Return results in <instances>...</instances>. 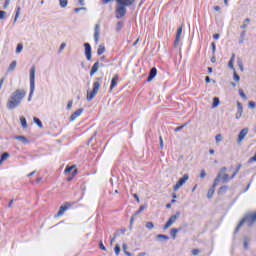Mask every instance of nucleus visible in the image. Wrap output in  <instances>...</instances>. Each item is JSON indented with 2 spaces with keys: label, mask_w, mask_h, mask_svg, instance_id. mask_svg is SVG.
<instances>
[{
  "label": "nucleus",
  "mask_w": 256,
  "mask_h": 256,
  "mask_svg": "<svg viewBox=\"0 0 256 256\" xmlns=\"http://www.w3.org/2000/svg\"><path fill=\"white\" fill-rule=\"evenodd\" d=\"M239 169H241L240 165L222 168V170L218 174V177L215 179L214 185H217V183H219V180H221L223 183H229V181H231V179H234L235 175L239 173Z\"/></svg>",
  "instance_id": "nucleus-1"
},
{
  "label": "nucleus",
  "mask_w": 256,
  "mask_h": 256,
  "mask_svg": "<svg viewBox=\"0 0 256 256\" xmlns=\"http://www.w3.org/2000/svg\"><path fill=\"white\" fill-rule=\"evenodd\" d=\"M27 92L25 90L17 89L12 93V95L8 98L7 101V109H17L19 105H21V101L25 99Z\"/></svg>",
  "instance_id": "nucleus-2"
},
{
  "label": "nucleus",
  "mask_w": 256,
  "mask_h": 256,
  "mask_svg": "<svg viewBox=\"0 0 256 256\" xmlns=\"http://www.w3.org/2000/svg\"><path fill=\"white\" fill-rule=\"evenodd\" d=\"M116 19H123L127 15V7L135 4V0H116Z\"/></svg>",
  "instance_id": "nucleus-3"
},
{
  "label": "nucleus",
  "mask_w": 256,
  "mask_h": 256,
  "mask_svg": "<svg viewBox=\"0 0 256 256\" xmlns=\"http://www.w3.org/2000/svg\"><path fill=\"white\" fill-rule=\"evenodd\" d=\"M101 88V78H96V81L93 83L92 91L87 92V101H93V98L99 93Z\"/></svg>",
  "instance_id": "nucleus-4"
},
{
  "label": "nucleus",
  "mask_w": 256,
  "mask_h": 256,
  "mask_svg": "<svg viewBox=\"0 0 256 256\" xmlns=\"http://www.w3.org/2000/svg\"><path fill=\"white\" fill-rule=\"evenodd\" d=\"M35 92V66H32L30 69V95L28 101H31L33 93Z\"/></svg>",
  "instance_id": "nucleus-5"
},
{
  "label": "nucleus",
  "mask_w": 256,
  "mask_h": 256,
  "mask_svg": "<svg viewBox=\"0 0 256 256\" xmlns=\"http://www.w3.org/2000/svg\"><path fill=\"white\" fill-rule=\"evenodd\" d=\"M65 175H70L67 178V181H71L75 175H77V166L71 165L67 166L66 169L64 170Z\"/></svg>",
  "instance_id": "nucleus-6"
},
{
  "label": "nucleus",
  "mask_w": 256,
  "mask_h": 256,
  "mask_svg": "<svg viewBox=\"0 0 256 256\" xmlns=\"http://www.w3.org/2000/svg\"><path fill=\"white\" fill-rule=\"evenodd\" d=\"M178 217H181V212H176L175 215H172L169 218V220L166 222V224L163 227L164 231H167V229H169V227H171V225L176 223Z\"/></svg>",
  "instance_id": "nucleus-7"
},
{
  "label": "nucleus",
  "mask_w": 256,
  "mask_h": 256,
  "mask_svg": "<svg viewBox=\"0 0 256 256\" xmlns=\"http://www.w3.org/2000/svg\"><path fill=\"white\" fill-rule=\"evenodd\" d=\"M187 181H189V175L185 174L182 178H180L176 185L173 186V190L174 191H179V189H181V187H183V185H185V183H187Z\"/></svg>",
  "instance_id": "nucleus-8"
},
{
  "label": "nucleus",
  "mask_w": 256,
  "mask_h": 256,
  "mask_svg": "<svg viewBox=\"0 0 256 256\" xmlns=\"http://www.w3.org/2000/svg\"><path fill=\"white\" fill-rule=\"evenodd\" d=\"M101 34V26L99 24L95 25L94 28V40L95 43H99V35Z\"/></svg>",
  "instance_id": "nucleus-9"
},
{
  "label": "nucleus",
  "mask_w": 256,
  "mask_h": 256,
  "mask_svg": "<svg viewBox=\"0 0 256 256\" xmlns=\"http://www.w3.org/2000/svg\"><path fill=\"white\" fill-rule=\"evenodd\" d=\"M248 133H249L248 128L242 129L238 135V143H241V141H243V139H245V137H247Z\"/></svg>",
  "instance_id": "nucleus-10"
},
{
  "label": "nucleus",
  "mask_w": 256,
  "mask_h": 256,
  "mask_svg": "<svg viewBox=\"0 0 256 256\" xmlns=\"http://www.w3.org/2000/svg\"><path fill=\"white\" fill-rule=\"evenodd\" d=\"M85 47V55L87 61H91V45L89 43L84 44Z\"/></svg>",
  "instance_id": "nucleus-11"
},
{
  "label": "nucleus",
  "mask_w": 256,
  "mask_h": 256,
  "mask_svg": "<svg viewBox=\"0 0 256 256\" xmlns=\"http://www.w3.org/2000/svg\"><path fill=\"white\" fill-rule=\"evenodd\" d=\"M183 33V28H178L177 34H176V39L174 41V47H178L179 41H181V35Z\"/></svg>",
  "instance_id": "nucleus-12"
},
{
  "label": "nucleus",
  "mask_w": 256,
  "mask_h": 256,
  "mask_svg": "<svg viewBox=\"0 0 256 256\" xmlns=\"http://www.w3.org/2000/svg\"><path fill=\"white\" fill-rule=\"evenodd\" d=\"M119 81V75L115 74L111 80L110 91H113L117 87V82Z\"/></svg>",
  "instance_id": "nucleus-13"
},
{
  "label": "nucleus",
  "mask_w": 256,
  "mask_h": 256,
  "mask_svg": "<svg viewBox=\"0 0 256 256\" xmlns=\"http://www.w3.org/2000/svg\"><path fill=\"white\" fill-rule=\"evenodd\" d=\"M156 76H157V68L153 67L150 70V73H149V76L147 78V81L148 82L153 81V79H155Z\"/></svg>",
  "instance_id": "nucleus-14"
},
{
  "label": "nucleus",
  "mask_w": 256,
  "mask_h": 256,
  "mask_svg": "<svg viewBox=\"0 0 256 256\" xmlns=\"http://www.w3.org/2000/svg\"><path fill=\"white\" fill-rule=\"evenodd\" d=\"M83 113V108H80L76 110L71 116H70V121H75L77 117H80V115Z\"/></svg>",
  "instance_id": "nucleus-15"
},
{
  "label": "nucleus",
  "mask_w": 256,
  "mask_h": 256,
  "mask_svg": "<svg viewBox=\"0 0 256 256\" xmlns=\"http://www.w3.org/2000/svg\"><path fill=\"white\" fill-rule=\"evenodd\" d=\"M238 112L236 114V119H239L243 115V104L241 102H237Z\"/></svg>",
  "instance_id": "nucleus-16"
},
{
  "label": "nucleus",
  "mask_w": 256,
  "mask_h": 256,
  "mask_svg": "<svg viewBox=\"0 0 256 256\" xmlns=\"http://www.w3.org/2000/svg\"><path fill=\"white\" fill-rule=\"evenodd\" d=\"M156 239H157L158 241H160V243H163V242H165V241H169V236H167V235H165V234H158V235L156 236Z\"/></svg>",
  "instance_id": "nucleus-17"
},
{
  "label": "nucleus",
  "mask_w": 256,
  "mask_h": 256,
  "mask_svg": "<svg viewBox=\"0 0 256 256\" xmlns=\"http://www.w3.org/2000/svg\"><path fill=\"white\" fill-rule=\"evenodd\" d=\"M99 71V62H95L90 70V75L93 77V75Z\"/></svg>",
  "instance_id": "nucleus-18"
},
{
  "label": "nucleus",
  "mask_w": 256,
  "mask_h": 256,
  "mask_svg": "<svg viewBox=\"0 0 256 256\" xmlns=\"http://www.w3.org/2000/svg\"><path fill=\"white\" fill-rule=\"evenodd\" d=\"M233 63H235V53L232 54L231 59L228 62V67L230 69H235V67L233 66Z\"/></svg>",
  "instance_id": "nucleus-19"
},
{
  "label": "nucleus",
  "mask_w": 256,
  "mask_h": 256,
  "mask_svg": "<svg viewBox=\"0 0 256 256\" xmlns=\"http://www.w3.org/2000/svg\"><path fill=\"white\" fill-rule=\"evenodd\" d=\"M177 233H179V229L172 228L170 231V235L172 236V239H177Z\"/></svg>",
  "instance_id": "nucleus-20"
},
{
  "label": "nucleus",
  "mask_w": 256,
  "mask_h": 256,
  "mask_svg": "<svg viewBox=\"0 0 256 256\" xmlns=\"http://www.w3.org/2000/svg\"><path fill=\"white\" fill-rule=\"evenodd\" d=\"M16 67H17V61H12L8 67V72L15 71Z\"/></svg>",
  "instance_id": "nucleus-21"
},
{
  "label": "nucleus",
  "mask_w": 256,
  "mask_h": 256,
  "mask_svg": "<svg viewBox=\"0 0 256 256\" xmlns=\"http://www.w3.org/2000/svg\"><path fill=\"white\" fill-rule=\"evenodd\" d=\"M65 211H67V206H61L58 211V217H61V215H65Z\"/></svg>",
  "instance_id": "nucleus-22"
},
{
  "label": "nucleus",
  "mask_w": 256,
  "mask_h": 256,
  "mask_svg": "<svg viewBox=\"0 0 256 256\" xmlns=\"http://www.w3.org/2000/svg\"><path fill=\"white\" fill-rule=\"evenodd\" d=\"M249 23H251V19L246 18L243 24L241 25V29H247V27L249 26Z\"/></svg>",
  "instance_id": "nucleus-23"
},
{
  "label": "nucleus",
  "mask_w": 256,
  "mask_h": 256,
  "mask_svg": "<svg viewBox=\"0 0 256 256\" xmlns=\"http://www.w3.org/2000/svg\"><path fill=\"white\" fill-rule=\"evenodd\" d=\"M19 15H21V7L18 6L17 9H16L14 23H17V19H19Z\"/></svg>",
  "instance_id": "nucleus-24"
},
{
  "label": "nucleus",
  "mask_w": 256,
  "mask_h": 256,
  "mask_svg": "<svg viewBox=\"0 0 256 256\" xmlns=\"http://www.w3.org/2000/svg\"><path fill=\"white\" fill-rule=\"evenodd\" d=\"M20 123H21L23 129H27V119H25V117L20 118Z\"/></svg>",
  "instance_id": "nucleus-25"
},
{
  "label": "nucleus",
  "mask_w": 256,
  "mask_h": 256,
  "mask_svg": "<svg viewBox=\"0 0 256 256\" xmlns=\"http://www.w3.org/2000/svg\"><path fill=\"white\" fill-rule=\"evenodd\" d=\"M59 4L60 7H62V9H65V7H67V5L69 4L68 0H59Z\"/></svg>",
  "instance_id": "nucleus-26"
},
{
  "label": "nucleus",
  "mask_w": 256,
  "mask_h": 256,
  "mask_svg": "<svg viewBox=\"0 0 256 256\" xmlns=\"http://www.w3.org/2000/svg\"><path fill=\"white\" fill-rule=\"evenodd\" d=\"M215 195V188H210L207 193L208 199H211Z\"/></svg>",
  "instance_id": "nucleus-27"
},
{
  "label": "nucleus",
  "mask_w": 256,
  "mask_h": 256,
  "mask_svg": "<svg viewBox=\"0 0 256 256\" xmlns=\"http://www.w3.org/2000/svg\"><path fill=\"white\" fill-rule=\"evenodd\" d=\"M105 53V46L100 45L97 50V55H103Z\"/></svg>",
  "instance_id": "nucleus-28"
},
{
  "label": "nucleus",
  "mask_w": 256,
  "mask_h": 256,
  "mask_svg": "<svg viewBox=\"0 0 256 256\" xmlns=\"http://www.w3.org/2000/svg\"><path fill=\"white\" fill-rule=\"evenodd\" d=\"M145 209H147V205H142L140 206L139 210L137 212H135L134 216L139 215L142 211H145Z\"/></svg>",
  "instance_id": "nucleus-29"
},
{
  "label": "nucleus",
  "mask_w": 256,
  "mask_h": 256,
  "mask_svg": "<svg viewBox=\"0 0 256 256\" xmlns=\"http://www.w3.org/2000/svg\"><path fill=\"white\" fill-rule=\"evenodd\" d=\"M34 123H36V125H38L40 127V129H43V123L41 122V120L37 117H34Z\"/></svg>",
  "instance_id": "nucleus-30"
},
{
  "label": "nucleus",
  "mask_w": 256,
  "mask_h": 256,
  "mask_svg": "<svg viewBox=\"0 0 256 256\" xmlns=\"http://www.w3.org/2000/svg\"><path fill=\"white\" fill-rule=\"evenodd\" d=\"M7 159H9V153L8 152H4L1 155L0 161H7Z\"/></svg>",
  "instance_id": "nucleus-31"
},
{
  "label": "nucleus",
  "mask_w": 256,
  "mask_h": 256,
  "mask_svg": "<svg viewBox=\"0 0 256 256\" xmlns=\"http://www.w3.org/2000/svg\"><path fill=\"white\" fill-rule=\"evenodd\" d=\"M218 106H219V98L214 97L212 107L215 108V107H218Z\"/></svg>",
  "instance_id": "nucleus-32"
},
{
  "label": "nucleus",
  "mask_w": 256,
  "mask_h": 256,
  "mask_svg": "<svg viewBox=\"0 0 256 256\" xmlns=\"http://www.w3.org/2000/svg\"><path fill=\"white\" fill-rule=\"evenodd\" d=\"M15 139H17L18 141H22L23 143H27V139L25 138V136H16Z\"/></svg>",
  "instance_id": "nucleus-33"
},
{
  "label": "nucleus",
  "mask_w": 256,
  "mask_h": 256,
  "mask_svg": "<svg viewBox=\"0 0 256 256\" xmlns=\"http://www.w3.org/2000/svg\"><path fill=\"white\" fill-rule=\"evenodd\" d=\"M121 29H123V22H118L117 25H116V31H121Z\"/></svg>",
  "instance_id": "nucleus-34"
},
{
  "label": "nucleus",
  "mask_w": 256,
  "mask_h": 256,
  "mask_svg": "<svg viewBox=\"0 0 256 256\" xmlns=\"http://www.w3.org/2000/svg\"><path fill=\"white\" fill-rule=\"evenodd\" d=\"M239 95L242 99L246 100L247 99V95H245V92H243V89H239Z\"/></svg>",
  "instance_id": "nucleus-35"
},
{
  "label": "nucleus",
  "mask_w": 256,
  "mask_h": 256,
  "mask_svg": "<svg viewBox=\"0 0 256 256\" xmlns=\"http://www.w3.org/2000/svg\"><path fill=\"white\" fill-rule=\"evenodd\" d=\"M155 227V224L153 222H146V229H153Z\"/></svg>",
  "instance_id": "nucleus-36"
},
{
  "label": "nucleus",
  "mask_w": 256,
  "mask_h": 256,
  "mask_svg": "<svg viewBox=\"0 0 256 256\" xmlns=\"http://www.w3.org/2000/svg\"><path fill=\"white\" fill-rule=\"evenodd\" d=\"M114 251H115L116 255H119V253H121V247L119 246V244H116Z\"/></svg>",
  "instance_id": "nucleus-37"
},
{
  "label": "nucleus",
  "mask_w": 256,
  "mask_h": 256,
  "mask_svg": "<svg viewBox=\"0 0 256 256\" xmlns=\"http://www.w3.org/2000/svg\"><path fill=\"white\" fill-rule=\"evenodd\" d=\"M23 51V44H18L16 48V53H21Z\"/></svg>",
  "instance_id": "nucleus-38"
},
{
  "label": "nucleus",
  "mask_w": 256,
  "mask_h": 256,
  "mask_svg": "<svg viewBox=\"0 0 256 256\" xmlns=\"http://www.w3.org/2000/svg\"><path fill=\"white\" fill-rule=\"evenodd\" d=\"M248 107H249L250 109H255L256 103H255L254 101H250V102L248 103Z\"/></svg>",
  "instance_id": "nucleus-39"
},
{
  "label": "nucleus",
  "mask_w": 256,
  "mask_h": 256,
  "mask_svg": "<svg viewBox=\"0 0 256 256\" xmlns=\"http://www.w3.org/2000/svg\"><path fill=\"white\" fill-rule=\"evenodd\" d=\"M185 127H187V123H185V124L182 125V126H178L177 128H175L174 131L177 133V132L181 131V129L185 128Z\"/></svg>",
  "instance_id": "nucleus-40"
},
{
  "label": "nucleus",
  "mask_w": 256,
  "mask_h": 256,
  "mask_svg": "<svg viewBox=\"0 0 256 256\" xmlns=\"http://www.w3.org/2000/svg\"><path fill=\"white\" fill-rule=\"evenodd\" d=\"M238 67L241 71H243V61H241V59H238L237 61Z\"/></svg>",
  "instance_id": "nucleus-41"
},
{
  "label": "nucleus",
  "mask_w": 256,
  "mask_h": 256,
  "mask_svg": "<svg viewBox=\"0 0 256 256\" xmlns=\"http://www.w3.org/2000/svg\"><path fill=\"white\" fill-rule=\"evenodd\" d=\"M220 141H223V136L221 134L216 135V143H220Z\"/></svg>",
  "instance_id": "nucleus-42"
},
{
  "label": "nucleus",
  "mask_w": 256,
  "mask_h": 256,
  "mask_svg": "<svg viewBox=\"0 0 256 256\" xmlns=\"http://www.w3.org/2000/svg\"><path fill=\"white\" fill-rule=\"evenodd\" d=\"M226 190H227V186H223L219 189L218 193L221 195V193H225Z\"/></svg>",
  "instance_id": "nucleus-43"
},
{
  "label": "nucleus",
  "mask_w": 256,
  "mask_h": 256,
  "mask_svg": "<svg viewBox=\"0 0 256 256\" xmlns=\"http://www.w3.org/2000/svg\"><path fill=\"white\" fill-rule=\"evenodd\" d=\"M71 107H73V100H70V101L68 102L66 108L69 110V109H71Z\"/></svg>",
  "instance_id": "nucleus-44"
},
{
  "label": "nucleus",
  "mask_w": 256,
  "mask_h": 256,
  "mask_svg": "<svg viewBox=\"0 0 256 256\" xmlns=\"http://www.w3.org/2000/svg\"><path fill=\"white\" fill-rule=\"evenodd\" d=\"M206 175H207V173H205V170H202L201 173H200V178L205 179Z\"/></svg>",
  "instance_id": "nucleus-45"
},
{
  "label": "nucleus",
  "mask_w": 256,
  "mask_h": 256,
  "mask_svg": "<svg viewBox=\"0 0 256 256\" xmlns=\"http://www.w3.org/2000/svg\"><path fill=\"white\" fill-rule=\"evenodd\" d=\"M211 47H212L213 53H215V51H217V47H216V45H215V42H212V43H211Z\"/></svg>",
  "instance_id": "nucleus-46"
},
{
  "label": "nucleus",
  "mask_w": 256,
  "mask_h": 256,
  "mask_svg": "<svg viewBox=\"0 0 256 256\" xmlns=\"http://www.w3.org/2000/svg\"><path fill=\"white\" fill-rule=\"evenodd\" d=\"M5 11L0 10V19H5Z\"/></svg>",
  "instance_id": "nucleus-47"
},
{
  "label": "nucleus",
  "mask_w": 256,
  "mask_h": 256,
  "mask_svg": "<svg viewBox=\"0 0 256 256\" xmlns=\"http://www.w3.org/2000/svg\"><path fill=\"white\" fill-rule=\"evenodd\" d=\"M240 77L239 75L237 74V72H234V81H239Z\"/></svg>",
  "instance_id": "nucleus-48"
},
{
  "label": "nucleus",
  "mask_w": 256,
  "mask_h": 256,
  "mask_svg": "<svg viewBox=\"0 0 256 256\" xmlns=\"http://www.w3.org/2000/svg\"><path fill=\"white\" fill-rule=\"evenodd\" d=\"M75 13H79V11H85V8L82 7V8H75L74 9Z\"/></svg>",
  "instance_id": "nucleus-49"
},
{
  "label": "nucleus",
  "mask_w": 256,
  "mask_h": 256,
  "mask_svg": "<svg viewBox=\"0 0 256 256\" xmlns=\"http://www.w3.org/2000/svg\"><path fill=\"white\" fill-rule=\"evenodd\" d=\"M192 255H199V249H193Z\"/></svg>",
  "instance_id": "nucleus-50"
},
{
  "label": "nucleus",
  "mask_w": 256,
  "mask_h": 256,
  "mask_svg": "<svg viewBox=\"0 0 256 256\" xmlns=\"http://www.w3.org/2000/svg\"><path fill=\"white\" fill-rule=\"evenodd\" d=\"M122 249H123L124 253H125V251H127V249H128L127 243H123Z\"/></svg>",
  "instance_id": "nucleus-51"
},
{
  "label": "nucleus",
  "mask_w": 256,
  "mask_h": 256,
  "mask_svg": "<svg viewBox=\"0 0 256 256\" xmlns=\"http://www.w3.org/2000/svg\"><path fill=\"white\" fill-rule=\"evenodd\" d=\"M100 249H102V251H107V248L105 245H103V243H100Z\"/></svg>",
  "instance_id": "nucleus-52"
},
{
  "label": "nucleus",
  "mask_w": 256,
  "mask_h": 256,
  "mask_svg": "<svg viewBox=\"0 0 256 256\" xmlns=\"http://www.w3.org/2000/svg\"><path fill=\"white\" fill-rule=\"evenodd\" d=\"M160 148L163 149V137L160 136Z\"/></svg>",
  "instance_id": "nucleus-53"
},
{
  "label": "nucleus",
  "mask_w": 256,
  "mask_h": 256,
  "mask_svg": "<svg viewBox=\"0 0 256 256\" xmlns=\"http://www.w3.org/2000/svg\"><path fill=\"white\" fill-rule=\"evenodd\" d=\"M65 47H66V44H65V43H62V44L60 45V51H63V49H65Z\"/></svg>",
  "instance_id": "nucleus-54"
},
{
  "label": "nucleus",
  "mask_w": 256,
  "mask_h": 256,
  "mask_svg": "<svg viewBox=\"0 0 256 256\" xmlns=\"http://www.w3.org/2000/svg\"><path fill=\"white\" fill-rule=\"evenodd\" d=\"M133 197H134V199H136L137 203H139V201H140V200H139V195L134 194Z\"/></svg>",
  "instance_id": "nucleus-55"
},
{
  "label": "nucleus",
  "mask_w": 256,
  "mask_h": 256,
  "mask_svg": "<svg viewBox=\"0 0 256 256\" xmlns=\"http://www.w3.org/2000/svg\"><path fill=\"white\" fill-rule=\"evenodd\" d=\"M78 3L83 7V5H85V0H78Z\"/></svg>",
  "instance_id": "nucleus-56"
},
{
  "label": "nucleus",
  "mask_w": 256,
  "mask_h": 256,
  "mask_svg": "<svg viewBox=\"0 0 256 256\" xmlns=\"http://www.w3.org/2000/svg\"><path fill=\"white\" fill-rule=\"evenodd\" d=\"M205 81L206 83H211V78H209V76H206Z\"/></svg>",
  "instance_id": "nucleus-57"
},
{
  "label": "nucleus",
  "mask_w": 256,
  "mask_h": 256,
  "mask_svg": "<svg viewBox=\"0 0 256 256\" xmlns=\"http://www.w3.org/2000/svg\"><path fill=\"white\" fill-rule=\"evenodd\" d=\"M4 81H5V79H4V78L0 79V89H1V87H3V83H4Z\"/></svg>",
  "instance_id": "nucleus-58"
},
{
  "label": "nucleus",
  "mask_w": 256,
  "mask_h": 256,
  "mask_svg": "<svg viewBox=\"0 0 256 256\" xmlns=\"http://www.w3.org/2000/svg\"><path fill=\"white\" fill-rule=\"evenodd\" d=\"M214 11H221V8L219 6H214Z\"/></svg>",
  "instance_id": "nucleus-59"
},
{
  "label": "nucleus",
  "mask_w": 256,
  "mask_h": 256,
  "mask_svg": "<svg viewBox=\"0 0 256 256\" xmlns=\"http://www.w3.org/2000/svg\"><path fill=\"white\" fill-rule=\"evenodd\" d=\"M213 39H215V40L219 39V34H214Z\"/></svg>",
  "instance_id": "nucleus-60"
},
{
  "label": "nucleus",
  "mask_w": 256,
  "mask_h": 256,
  "mask_svg": "<svg viewBox=\"0 0 256 256\" xmlns=\"http://www.w3.org/2000/svg\"><path fill=\"white\" fill-rule=\"evenodd\" d=\"M42 180H43V178L39 177L36 179V183H41Z\"/></svg>",
  "instance_id": "nucleus-61"
},
{
  "label": "nucleus",
  "mask_w": 256,
  "mask_h": 256,
  "mask_svg": "<svg viewBox=\"0 0 256 256\" xmlns=\"http://www.w3.org/2000/svg\"><path fill=\"white\" fill-rule=\"evenodd\" d=\"M34 173H35V171L29 173V174L27 175V177H33V174H34Z\"/></svg>",
  "instance_id": "nucleus-62"
},
{
  "label": "nucleus",
  "mask_w": 256,
  "mask_h": 256,
  "mask_svg": "<svg viewBox=\"0 0 256 256\" xmlns=\"http://www.w3.org/2000/svg\"><path fill=\"white\" fill-rule=\"evenodd\" d=\"M145 255H147L145 252H141L138 254V256H145Z\"/></svg>",
  "instance_id": "nucleus-63"
},
{
  "label": "nucleus",
  "mask_w": 256,
  "mask_h": 256,
  "mask_svg": "<svg viewBox=\"0 0 256 256\" xmlns=\"http://www.w3.org/2000/svg\"><path fill=\"white\" fill-rule=\"evenodd\" d=\"M124 253H125V255H127V256H131V252L125 251Z\"/></svg>",
  "instance_id": "nucleus-64"
}]
</instances>
